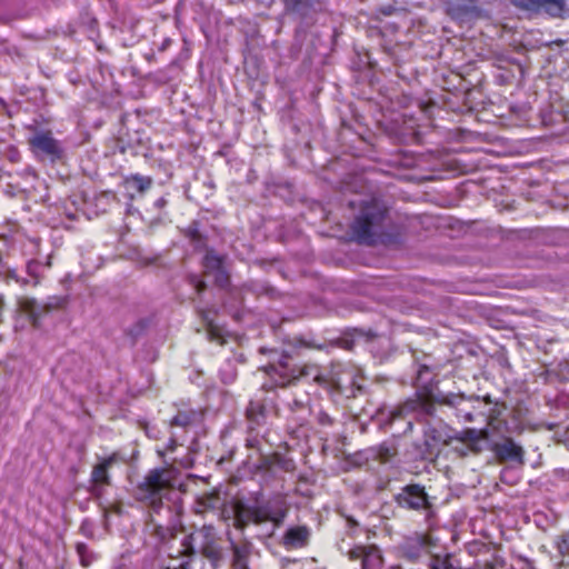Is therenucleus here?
Masks as SVG:
<instances>
[{
  "label": "nucleus",
  "mask_w": 569,
  "mask_h": 569,
  "mask_svg": "<svg viewBox=\"0 0 569 569\" xmlns=\"http://www.w3.org/2000/svg\"><path fill=\"white\" fill-rule=\"evenodd\" d=\"M386 212V208L378 200H371L352 223V237L360 243H372L375 231L381 226Z\"/></svg>",
  "instance_id": "obj_1"
},
{
  "label": "nucleus",
  "mask_w": 569,
  "mask_h": 569,
  "mask_svg": "<svg viewBox=\"0 0 569 569\" xmlns=\"http://www.w3.org/2000/svg\"><path fill=\"white\" fill-rule=\"evenodd\" d=\"M172 487L173 471L166 468H154L149 470L138 485V491L141 500L150 502L153 507H159L163 492Z\"/></svg>",
  "instance_id": "obj_2"
},
{
  "label": "nucleus",
  "mask_w": 569,
  "mask_h": 569,
  "mask_svg": "<svg viewBox=\"0 0 569 569\" xmlns=\"http://www.w3.org/2000/svg\"><path fill=\"white\" fill-rule=\"evenodd\" d=\"M517 6L532 12H546L553 18H563L567 12L566 0H519Z\"/></svg>",
  "instance_id": "obj_3"
},
{
  "label": "nucleus",
  "mask_w": 569,
  "mask_h": 569,
  "mask_svg": "<svg viewBox=\"0 0 569 569\" xmlns=\"http://www.w3.org/2000/svg\"><path fill=\"white\" fill-rule=\"evenodd\" d=\"M350 560L361 559V569H380L382 556L376 546H356L348 552Z\"/></svg>",
  "instance_id": "obj_4"
},
{
  "label": "nucleus",
  "mask_w": 569,
  "mask_h": 569,
  "mask_svg": "<svg viewBox=\"0 0 569 569\" xmlns=\"http://www.w3.org/2000/svg\"><path fill=\"white\" fill-rule=\"evenodd\" d=\"M29 143L37 154H43L56 159L60 157L58 141L53 139L50 132L40 131L30 138Z\"/></svg>",
  "instance_id": "obj_5"
},
{
  "label": "nucleus",
  "mask_w": 569,
  "mask_h": 569,
  "mask_svg": "<svg viewBox=\"0 0 569 569\" xmlns=\"http://www.w3.org/2000/svg\"><path fill=\"white\" fill-rule=\"evenodd\" d=\"M210 536L209 529H201L196 532H192L187 537V542L184 543L186 550L193 553L196 551L202 552L207 558L212 560L220 559V551L211 543L198 545V540L200 538H208Z\"/></svg>",
  "instance_id": "obj_6"
},
{
  "label": "nucleus",
  "mask_w": 569,
  "mask_h": 569,
  "mask_svg": "<svg viewBox=\"0 0 569 569\" xmlns=\"http://www.w3.org/2000/svg\"><path fill=\"white\" fill-rule=\"evenodd\" d=\"M310 536L311 531L309 527L292 526L286 530L282 537V545L287 549H300L308 545Z\"/></svg>",
  "instance_id": "obj_7"
},
{
  "label": "nucleus",
  "mask_w": 569,
  "mask_h": 569,
  "mask_svg": "<svg viewBox=\"0 0 569 569\" xmlns=\"http://www.w3.org/2000/svg\"><path fill=\"white\" fill-rule=\"evenodd\" d=\"M493 451L500 460H511L520 465L523 463V449L512 439L508 438L500 443L493 446Z\"/></svg>",
  "instance_id": "obj_8"
},
{
  "label": "nucleus",
  "mask_w": 569,
  "mask_h": 569,
  "mask_svg": "<svg viewBox=\"0 0 569 569\" xmlns=\"http://www.w3.org/2000/svg\"><path fill=\"white\" fill-rule=\"evenodd\" d=\"M401 503L410 509H421L428 505L425 489L418 485L408 486L400 495Z\"/></svg>",
  "instance_id": "obj_9"
},
{
  "label": "nucleus",
  "mask_w": 569,
  "mask_h": 569,
  "mask_svg": "<svg viewBox=\"0 0 569 569\" xmlns=\"http://www.w3.org/2000/svg\"><path fill=\"white\" fill-rule=\"evenodd\" d=\"M116 461L117 455L112 453L111 456L103 458L99 463H97L91 472V482L94 485H109V469Z\"/></svg>",
  "instance_id": "obj_10"
},
{
  "label": "nucleus",
  "mask_w": 569,
  "mask_h": 569,
  "mask_svg": "<svg viewBox=\"0 0 569 569\" xmlns=\"http://www.w3.org/2000/svg\"><path fill=\"white\" fill-rule=\"evenodd\" d=\"M232 550V569H250L249 557L251 555V546L249 543L237 545L231 542Z\"/></svg>",
  "instance_id": "obj_11"
},
{
  "label": "nucleus",
  "mask_w": 569,
  "mask_h": 569,
  "mask_svg": "<svg viewBox=\"0 0 569 569\" xmlns=\"http://www.w3.org/2000/svg\"><path fill=\"white\" fill-rule=\"evenodd\" d=\"M300 377L311 378L315 382L319 385H327L328 380L320 373V369L316 365H305L299 369V373L296 375L292 371V379H298Z\"/></svg>",
  "instance_id": "obj_12"
},
{
  "label": "nucleus",
  "mask_w": 569,
  "mask_h": 569,
  "mask_svg": "<svg viewBox=\"0 0 569 569\" xmlns=\"http://www.w3.org/2000/svg\"><path fill=\"white\" fill-rule=\"evenodd\" d=\"M234 520L238 528L242 529L250 522H253V507H247L243 503H237L234 507Z\"/></svg>",
  "instance_id": "obj_13"
},
{
  "label": "nucleus",
  "mask_w": 569,
  "mask_h": 569,
  "mask_svg": "<svg viewBox=\"0 0 569 569\" xmlns=\"http://www.w3.org/2000/svg\"><path fill=\"white\" fill-rule=\"evenodd\" d=\"M20 309L23 313H26L29 319L32 321L33 326H38L39 318L41 316L40 307L37 305L36 300L23 298L20 300Z\"/></svg>",
  "instance_id": "obj_14"
},
{
  "label": "nucleus",
  "mask_w": 569,
  "mask_h": 569,
  "mask_svg": "<svg viewBox=\"0 0 569 569\" xmlns=\"http://www.w3.org/2000/svg\"><path fill=\"white\" fill-rule=\"evenodd\" d=\"M222 258L213 251H208L203 258V266L208 272L220 271L222 268Z\"/></svg>",
  "instance_id": "obj_15"
},
{
  "label": "nucleus",
  "mask_w": 569,
  "mask_h": 569,
  "mask_svg": "<svg viewBox=\"0 0 569 569\" xmlns=\"http://www.w3.org/2000/svg\"><path fill=\"white\" fill-rule=\"evenodd\" d=\"M430 569H460V568L453 565L450 555H445V556L436 555L431 558Z\"/></svg>",
  "instance_id": "obj_16"
},
{
  "label": "nucleus",
  "mask_w": 569,
  "mask_h": 569,
  "mask_svg": "<svg viewBox=\"0 0 569 569\" xmlns=\"http://www.w3.org/2000/svg\"><path fill=\"white\" fill-rule=\"evenodd\" d=\"M129 179L134 182L136 189L139 192H144L152 184V179L150 177H143V176H140V174H132Z\"/></svg>",
  "instance_id": "obj_17"
},
{
  "label": "nucleus",
  "mask_w": 569,
  "mask_h": 569,
  "mask_svg": "<svg viewBox=\"0 0 569 569\" xmlns=\"http://www.w3.org/2000/svg\"><path fill=\"white\" fill-rule=\"evenodd\" d=\"M486 437L487 433L483 430L478 431L475 429H469L463 432L461 439L466 442L477 443L478 441L483 440Z\"/></svg>",
  "instance_id": "obj_18"
},
{
  "label": "nucleus",
  "mask_w": 569,
  "mask_h": 569,
  "mask_svg": "<svg viewBox=\"0 0 569 569\" xmlns=\"http://www.w3.org/2000/svg\"><path fill=\"white\" fill-rule=\"evenodd\" d=\"M270 511L263 507H253V523L260 525L269 521Z\"/></svg>",
  "instance_id": "obj_19"
},
{
  "label": "nucleus",
  "mask_w": 569,
  "mask_h": 569,
  "mask_svg": "<svg viewBox=\"0 0 569 569\" xmlns=\"http://www.w3.org/2000/svg\"><path fill=\"white\" fill-rule=\"evenodd\" d=\"M191 420H192L191 415H189L187 412H180L172 418L171 423L176 425V426L186 427L191 422Z\"/></svg>",
  "instance_id": "obj_20"
},
{
  "label": "nucleus",
  "mask_w": 569,
  "mask_h": 569,
  "mask_svg": "<svg viewBox=\"0 0 569 569\" xmlns=\"http://www.w3.org/2000/svg\"><path fill=\"white\" fill-rule=\"evenodd\" d=\"M558 550L563 556H569V532L563 533L557 543Z\"/></svg>",
  "instance_id": "obj_21"
},
{
  "label": "nucleus",
  "mask_w": 569,
  "mask_h": 569,
  "mask_svg": "<svg viewBox=\"0 0 569 569\" xmlns=\"http://www.w3.org/2000/svg\"><path fill=\"white\" fill-rule=\"evenodd\" d=\"M286 516H287V511L282 510V509L281 510H277L274 512L270 511L269 521H271L274 525L279 526L283 521Z\"/></svg>",
  "instance_id": "obj_22"
},
{
  "label": "nucleus",
  "mask_w": 569,
  "mask_h": 569,
  "mask_svg": "<svg viewBox=\"0 0 569 569\" xmlns=\"http://www.w3.org/2000/svg\"><path fill=\"white\" fill-rule=\"evenodd\" d=\"M462 399V397L460 396H455V395H451V396H442L440 398V402L441 403H445V405H449V406H455L457 405L460 400Z\"/></svg>",
  "instance_id": "obj_23"
},
{
  "label": "nucleus",
  "mask_w": 569,
  "mask_h": 569,
  "mask_svg": "<svg viewBox=\"0 0 569 569\" xmlns=\"http://www.w3.org/2000/svg\"><path fill=\"white\" fill-rule=\"evenodd\" d=\"M216 273V281L220 286H226L228 283V274L223 270V267L220 269V271H214Z\"/></svg>",
  "instance_id": "obj_24"
},
{
  "label": "nucleus",
  "mask_w": 569,
  "mask_h": 569,
  "mask_svg": "<svg viewBox=\"0 0 569 569\" xmlns=\"http://www.w3.org/2000/svg\"><path fill=\"white\" fill-rule=\"evenodd\" d=\"M192 283L194 284L198 292H201L206 288V283L202 280H199L197 277H192Z\"/></svg>",
  "instance_id": "obj_25"
},
{
  "label": "nucleus",
  "mask_w": 569,
  "mask_h": 569,
  "mask_svg": "<svg viewBox=\"0 0 569 569\" xmlns=\"http://www.w3.org/2000/svg\"><path fill=\"white\" fill-rule=\"evenodd\" d=\"M448 11L453 18H460L462 16V12L455 8H449Z\"/></svg>",
  "instance_id": "obj_26"
},
{
  "label": "nucleus",
  "mask_w": 569,
  "mask_h": 569,
  "mask_svg": "<svg viewBox=\"0 0 569 569\" xmlns=\"http://www.w3.org/2000/svg\"><path fill=\"white\" fill-rule=\"evenodd\" d=\"M286 4H292L296 6L300 2V0H283Z\"/></svg>",
  "instance_id": "obj_27"
},
{
  "label": "nucleus",
  "mask_w": 569,
  "mask_h": 569,
  "mask_svg": "<svg viewBox=\"0 0 569 569\" xmlns=\"http://www.w3.org/2000/svg\"><path fill=\"white\" fill-rule=\"evenodd\" d=\"M280 365H281V367L286 368L287 367V361L286 360H281Z\"/></svg>",
  "instance_id": "obj_28"
},
{
  "label": "nucleus",
  "mask_w": 569,
  "mask_h": 569,
  "mask_svg": "<svg viewBox=\"0 0 569 569\" xmlns=\"http://www.w3.org/2000/svg\"><path fill=\"white\" fill-rule=\"evenodd\" d=\"M82 549H83V546H82V545H79V546H78V551H79V553H80V555H82Z\"/></svg>",
  "instance_id": "obj_29"
},
{
  "label": "nucleus",
  "mask_w": 569,
  "mask_h": 569,
  "mask_svg": "<svg viewBox=\"0 0 569 569\" xmlns=\"http://www.w3.org/2000/svg\"><path fill=\"white\" fill-rule=\"evenodd\" d=\"M290 378L287 379V381H282L281 385L284 386L287 382H290Z\"/></svg>",
  "instance_id": "obj_30"
}]
</instances>
